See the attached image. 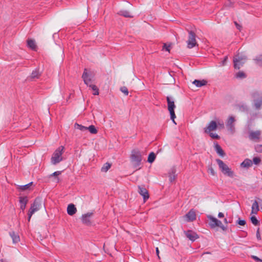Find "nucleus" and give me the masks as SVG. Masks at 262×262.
Instances as JSON below:
<instances>
[{
    "label": "nucleus",
    "mask_w": 262,
    "mask_h": 262,
    "mask_svg": "<svg viewBox=\"0 0 262 262\" xmlns=\"http://www.w3.org/2000/svg\"><path fill=\"white\" fill-rule=\"evenodd\" d=\"M64 147L59 146L53 154L51 158V163L53 165H56L62 161V155L63 152Z\"/></svg>",
    "instance_id": "nucleus-1"
},
{
    "label": "nucleus",
    "mask_w": 262,
    "mask_h": 262,
    "mask_svg": "<svg viewBox=\"0 0 262 262\" xmlns=\"http://www.w3.org/2000/svg\"><path fill=\"white\" fill-rule=\"evenodd\" d=\"M216 161L219 165V168L224 174L228 176L229 177H234V172L224 162L220 159H216Z\"/></svg>",
    "instance_id": "nucleus-2"
},
{
    "label": "nucleus",
    "mask_w": 262,
    "mask_h": 262,
    "mask_svg": "<svg viewBox=\"0 0 262 262\" xmlns=\"http://www.w3.org/2000/svg\"><path fill=\"white\" fill-rule=\"evenodd\" d=\"M130 159L135 167L139 166L142 160L140 151L138 149L133 150L130 156Z\"/></svg>",
    "instance_id": "nucleus-3"
},
{
    "label": "nucleus",
    "mask_w": 262,
    "mask_h": 262,
    "mask_svg": "<svg viewBox=\"0 0 262 262\" xmlns=\"http://www.w3.org/2000/svg\"><path fill=\"white\" fill-rule=\"evenodd\" d=\"M247 60V57L244 55H240L238 53L233 59L234 67L235 69H239L243 66Z\"/></svg>",
    "instance_id": "nucleus-4"
},
{
    "label": "nucleus",
    "mask_w": 262,
    "mask_h": 262,
    "mask_svg": "<svg viewBox=\"0 0 262 262\" xmlns=\"http://www.w3.org/2000/svg\"><path fill=\"white\" fill-rule=\"evenodd\" d=\"M166 99L168 104V110L170 115V119L172 120L173 122L176 124V123L174 121V119L176 118V116L174 111V108H176L174 101L169 96L167 97Z\"/></svg>",
    "instance_id": "nucleus-5"
},
{
    "label": "nucleus",
    "mask_w": 262,
    "mask_h": 262,
    "mask_svg": "<svg viewBox=\"0 0 262 262\" xmlns=\"http://www.w3.org/2000/svg\"><path fill=\"white\" fill-rule=\"evenodd\" d=\"M207 217L210 221L209 225L211 228H214L216 227H219L223 231H226L227 230V228L223 225L222 222L215 217H214L211 215H208Z\"/></svg>",
    "instance_id": "nucleus-6"
},
{
    "label": "nucleus",
    "mask_w": 262,
    "mask_h": 262,
    "mask_svg": "<svg viewBox=\"0 0 262 262\" xmlns=\"http://www.w3.org/2000/svg\"><path fill=\"white\" fill-rule=\"evenodd\" d=\"M252 96L254 106L256 109H259L262 105V94L258 92H254Z\"/></svg>",
    "instance_id": "nucleus-7"
},
{
    "label": "nucleus",
    "mask_w": 262,
    "mask_h": 262,
    "mask_svg": "<svg viewBox=\"0 0 262 262\" xmlns=\"http://www.w3.org/2000/svg\"><path fill=\"white\" fill-rule=\"evenodd\" d=\"M188 39L187 41V47L189 49L193 48L196 45V35L192 31H188Z\"/></svg>",
    "instance_id": "nucleus-8"
},
{
    "label": "nucleus",
    "mask_w": 262,
    "mask_h": 262,
    "mask_svg": "<svg viewBox=\"0 0 262 262\" xmlns=\"http://www.w3.org/2000/svg\"><path fill=\"white\" fill-rule=\"evenodd\" d=\"M42 200L40 198H37L35 199L33 204H31L29 211L34 213L38 211L41 207Z\"/></svg>",
    "instance_id": "nucleus-9"
},
{
    "label": "nucleus",
    "mask_w": 262,
    "mask_h": 262,
    "mask_svg": "<svg viewBox=\"0 0 262 262\" xmlns=\"http://www.w3.org/2000/svg\"><path fill=\"white\" fill-rule=\"evenodd\" d=\"M185 221L190 222H193L196 219L195 211L193 209H191L186 215L184 216Z\"/></svg>",
    "instance_id": "nucleus-10"
},
{
    "label": "nucleus",
    "mask_w": 262,
    "mask_h": 262,
    "mask_svg": "<svg viewBox=\"0 0 262 262\" xmlns=\"http://www.w3.org/2000/svg\"><path fill=\"white\" fill-rule=\"evenodd\" d=\"M93 215L92 212H88L87 213L82 214L81 216V221L83 224L89 225L91 223V218Z\"/></svg>",
    "instance_id": "nucleus-11"
},
{
    "label": "nucleus",
    "mask_w": 262,
    "mask_h": 262,
    "mask_svg": "<svg viewBox=\"0 0 262 262\" xmlns=\"http://www.w3.org/2000/svg\"><path fill=\"white\" fill-rule=\"evenodd\" d=\"M82 78L83 79V81L87 85H91L90 83H91L92 79L93 76L92 74H89L86 72V69H84V72L82 74Z\"/></svg>",
    "instance_id": "nucleus-12"
},
{
    "label": "nucleus",
    "mask_w": 262,
    "mask_h": 262,
    "mask_svg": "<svg viewBox=\"0 0 262 262\" xmlns=\"http://www.w3.org/2000/svg\"><path fill=\"white\" fill-rule=\"evenodd\" d=\"M217 128V123L215 121H211L208 125L205 128V132L206 133H210L212 131L215 130Z\"/></svg>",
    "instance_id": "nucleus-13"
},
{
    "label": "nucleus",
    "mask_w": 262,
    "mask_h": 262,
    "mask_svg": "<svg viewBox=\"0 0 262 262\" xmlns=\"http://www.w3.org/2000/svg\"><path fill=\"white\" fill-rule=\"evenodd\" d=\"M261 135V132L259 130L250 131L249 132V138L251 140L257 141Z\"/></svg>",
    "instance_id": "nucleus-14"
},
{
    "label": "nucleus",
    "mask_w": 262,
    "mask_h": 262,
    "mask_svg": "<svg viewBox=\"0 0 262 262\" xmlns=\"http://www.w3.org/2000/svg\"><path fill=\"white\" fill-rule=\"evenodd\" d=\"M186 236L192 242H194L199 238L198 235L191 230H188L184 232Z\"/></svg>",
    "instance_id": "nucleus-15"
},
{
    "label": "nucleus",
    "mask_w": 262,
    "mask_h": 262,
    "mask_svg": "<svg viewBox=\"0 0 262 262\" xmlns=\"http://www.w3.org/2000/svg\"><path fill=\"white\" fill-rule=\"evenodd\" d=\"M138 192L142 195L144 201L149 198V194L147 190L144 187L139 186L138 187Z\"/></svg>",
    "instance_id": "nucleus-16"
},
{
    "label": "nucleus",
    "mask_w": 262,
    "mask_h": 262,
    "mask_svg": "<svg viewBox=\"0 0 262 262\" xmlns=\"http://www.w3.org/2000/svg\"><path fill=\"white\" fill-rule=\"evenodd\" d=\"M19 202L20 203V208L24 211L28 202V198L27 196H20L19 198Z\"/></svg>",
    "instance_id": "nucleus-17"
},
{
    "label": "nucleus",
    "mask_w": 262,
    "mask_h": 262,
    "mask_svg": "<svg viewBox=\"0 0 262 262\" xmlns=\"http://www.w3.org/2000/svg\"><path fill=\"white\" fill-rule=\"evenodd\" d=\"M76 211L77 209L74 204H70L68 206L67 212L69 215H73L76 213Z\"/></svg>",
    "instance_id": "nucleus-18"
},
{
    "label": "nucleus",
    "mask_w": 262,
    "mask_h": 262,
    "mask_svg": "<svg viewBox=\"0 0 262 262\" xmlns=\"http://www.w3.org/2000/svg\"><path fill=\"white\" fill-rule=\"evenodd\" d=\"M259 210V206H258V202L256 201H254V202H253V203L252 205V209H251V214H256L257 213Z\"/></svg>",
    "instance_id": "nucleus-19"
},
{
    "label": "nucleus",
    "mask_w": 262,
    "mask_h": 262,
    "mask_svg": "<svg viewBox=\"0 0 262 262\" xmlns=\"http://www.w3.org/2000/svg\"><path fill=\"white\" fill-rule=\"evenodd\" d=\"M252 165V161L249 159H245L241 164L242 167L244 168H249Z\"/></svg>",
    "instance_id": "nucleus-20"
},
{
    "label": "nucleus",
    "mask_w": 262,
    "mask_h": 262,
    "mask_svg": "<svg viewBox=\"0 0 262 262\" xmlns=\"http://www.w3.org/2000/svg\"><path fill=\"white\" fill-rule=\"evenodd\" d=\"M192 83L196 85L197 87H201L206 85L207 81L205 80H194Z\"/></svg>",
    "instance_id": "nucleus-21"
},
{
    "label": "nucleus",
    "mask_w": 262,
    "mask_h": 262,
    "mask_svg": "<svg viewBox=\"0 0 262 262\" xmlns=\"http://www.w3.org/2000/svg\"><path fill=\"white\" fill-rule=\"evenodd\" d=\"M214 148L217 154L222 157L225 156V154L219 144L217 143L215 144Z\"/></svg>",
    "instance_id": "nucleus-22"
},
{
    "label": "nucleus",
    "mask_w": 262,
    "mask_h": 262,
    "mask_svg": "<svg viewBox=\"0 0 262 262\" xmlns=\"http://www.w3.org/2000/svg\"><path fill=\"white\" fill-rule=\"evenodd\" d=\"M118 14L120 15L123 16L125 17H133V16L130 13L126 10H120L118 12Z\"/></svg>",
    "instance_id": "nucleus-23"
},
{
    "label": "nucleus",
    "mask_w": 262,
    "mask_h": 262,
    "mask_svg": "<svg viewBox=\"0 0 262 262\" xmlns=\"http://www.w3.org/2000/svg\"><path fill=\"white\" fill-rule=\"evenodd\" d=\"M28 46L32 50H35L36 49V45L34 40L29 39L27 41Z\"/></svg>",
    "instance_id": "nucleus-24"
},
{
    "label": "nucleus",
    "mask_w": 262,
    "mask_h": 262,
    "mask_svg": "<svg viewBox=\"0 0 262 262\" xmlns=\"http://www.w3.org/2000/svg\"><path fill=\"white\" fill-rule=\"evenodd\" d=\"M10 235L11 236L14 243H17L19 241V236L14 232H10Z\"/></svg>",
    "instance_id": "nucleus-25"
},
{
    "label": "nucleus",
    "mask_w": 262,
    "mask_h": 262,
    "mask_svg": "<svg viewBox=\"0 0 262 262\" xmlns=\"http://www.w3.org/2000/svg\"><path fill=\"white\" fill-rule=\"evenodd\" d=\"M235 120L233 116H230L227 120V126H231V125H234V122H235Z\"/></svg>",
    "instance_id": "nucleus-26"
},
{
    "label": "nucleus",
    "mask_w": 262,
    "mask_h": 262,
    "mask_svg": "<svg viewBox=\"0 0 262 262\" xmlns=\"http://www.w3.org/2000/svg\"><path fill=\"white\" fill-rule=\"evenodd\" d=\"M155 159H156V155L155 154L154 152H151L148 155L147 161L149 163H151L155 161Z\"/></svg>",
    "instance_id": "nucleus-27"
},
{
    "label": "nucleus",
    "mask_w": 262,
    "mask_h": 262,
    "mask_svg": "<svg viewBox=\"0 0 262 262\" xmlns=\"http://www.w3.org/2000/svg\"><path fill=\"white\" fill-rule=\"evenodd\" d=\"M87 130H89V132L93 134H96L98 132L95 126L93 125H91L88 127H87Z\"/></svg>",
    "instance_id": "nucleus-28"
},
{
    "label": "nucleus",
    "mask_w": 262,
    "mask_h": 262,
    "mask_svg": "<svg viewBox=\"0 0 262 262\" xmlns=\"http://www.w3.org/2000/svg\"><path fill=\"white\" fill-rule=\"evenodd\" d=\"M111 167V164L109 163H105L101 168V171L106 172Z\"/></svg>",
    "instance_id": "nucleus-29"
},
{
    "label": "nucleus",
    "mask_w": 262,
    "mask_h": 262,
    "mask_svg": "<svg viewBox=\"0 0 262 262\" xmlns=\"http://www.w3.org/2000/svg\"><path fill=\"white\" fill-rule=\"evenodd\" d=\"M32 182H31L25 185L18 186V188L22 191L27 190L29 188L30 186L32 185Z\"/></svg>",
    "instance_id": "nucleus-30"
},
{
    "label": "nucleus",
    "mask_w": 262,
    "mask_h": 262,
    "mask_svg": "<svg viewBox=\"0 0 262 262\" xmlns=\"http://www.w3.org/2000/svg\"><path fill=\"white\" fill-rule=\"evenodd\" d=\"M75 128L80 130L81 131L84 132L87 130V127L84 126L81 124L78 123L75 124Z\"/></svg>",
    "instance_id": "nucleus-31"
},
{
    "label": "nucleus",
    "mask_w": 262,
    "mask_h": 262,
    "mask_svg": "<svg viewBox=\"0 0 262 262\" xmlns=\"http://www.w3.org/2000/svg\"><path fill=\"white\" fill-rule=\"evenodd\" d=\"M40 76L39 72L37 70L33 71L31 74V78L32 79L38 78Z\"/></svg>",
    "instance_id": "nucleus-32"
},
{
    "label": "nucleus",
    "mask_w": 262,
    "mask_h": 262,
    "mask_svg": "<svg viewBox=\"0 0 262 262\" xmlns=\"http://www.w3.org/2000/svg\"><path fill=\"white\" fill-rule=\"evenodd\" d=\"M237 78H244L246 77V74L243 71H239L235 75Z\"/></svg>",
    "instance_id": "nucleus-33"
},
{
    "label": "nucleus",
    "mask_w": 262,
    "mask_h": 262,
    "mask_svg": "<svg viewBox=\"0 0 262 262\" xmlns=\"http://www.w3.org/2000/svg\"><path fill=\"white\" fill-rule=\"evenodd\" d=\"M250 220L252 223L255 226L258 225L259 224V221L255 216H252L250 217Z\"/></svg>",
    "instance_id": "nucleus-34"
},
{
    "label": "nucleus",
    "mask_w": 262,
    "mask_h": 262,
    "mask_svg": "<svg viewBox=\"0 0 262 262\" xmlns=\"http://www.w3.org/2000/svg\"><path fill=\"white\" fill-rule=\"evenodd\" d=\"M89 86L91 87L92 89V90L94 91V93H93V94L94 95H99L98 89H97V88L96 85L92 84V85H89Z\"/></svg>",
    "instance_id": "nucleus-35"
},
{
    "label": "nucleus",
    "mask_w": 262,
    "mask_h": 262,
    "mask_svg": "<svg viewBox=\"0 0 262 262\" xmlns=\"http://www.w3.org/2000/svg\"><path fill=\"white\" fill-rule=\"evenodd\" d=\"M255 60L258 64L262 66V55L257 56Z\"/></svg>",
    "instance_id": "nucleus-36"
},
{
    "label": "nucleus",
    "mask_w": 262,
    "mask_h": 262,
    "mask_svg": "<svg viewBox=\"0 0 262 262\" xmlns=\"http://www.w3.org/2000/svg\"><path fill=\"white\" fill-rule=\"evenodd\" d=\"M120 91L124 94L125 96L128 95V91L126 87L122 86L120 88Z\"/></svg>",
    "instance_id": "nucleus-37"
},
{
    "label": "nucleus",
    "mask_w": 262,
    "mask_h": 262,
    "mask_svg": "<svg viewBox=\"0 0 262 262\" xmlns=\"http://www.w3.org/2000/svg\"><path fill=\"white\" fill-rule=\"evenodd\" d=\"M253 162L255 165H258L260 163L261 160L258 157H254L253 159Z\"/></svg>",
    "instance_id": "nucleus-38"
},
{
    "label": "nucleus",
    "mask_w": 262,
    "mask_h": 262,
    "mask_svg": "<svg viewBox=\"0 0 262 262\" xmlns=\"http://www.w3.org/2000/svg\"><path fill=\"white\" fill-rule=\"evenodd\" d=\"M210 135V136L212 138V139H219L220 138V136L217 135L216 134H214L213 133H208Z\"/></svg>",
    "instance_id": "nucleus-39"
},
{
    "label": "nucleus",
    "mask_w": 262,
    "mask_h": 262,
    "mask_svg": "<svg viewBox=\"0 0 262 262\" xmlns=\"http://www.w3.org/2000/svg\"><path fill=\"white\" fill-rule=\"evenodd\" d=\"M239 110L242 112H245L248 110L247 106L245 105H242L239 106Z\"/></svg>",
    "instance_id": "nucleus-40"
},
{
    "label": "nucleus",
    "mask_w": 262,
    "mask_h": 262,
    "mask_svg": "<svg viewBox=\"0 0 262 262\" xmlns=\"http://www.w3.org/2000/svg\"><path fill=\"white\" fill-rule=\"evenodd\" d=\"M255 148L257 152H262V145H257Z\"/></svg>",
    "instance_id": "nucleus-41"
},
{
    "label": "nucleus",
    "mask_w": 262,
    "mask_h": 262,
    "mask_svg": "<svg viewBox=\"0 0 262 262\" xmlns=\"http://www.w3.org/2000/svg\"><path fill=\"white\" fill-rule=\"evenodd\" d=\"M228 127V130L230 132V133L233 134L234 133L235 127L234 125H231L227 126Z\"/></svg>",
    "instance_id": "nucleus-42"
},
{
    "label": "nucleus",
    "mask_w": 262,
    "mask_h": 262,
    "mask_svg": "<svg viewBox=\"0 0 262 262\" xmlns=\"http://www.w3.org/2000/svg\"><path fill=\"white\" fill-rule=\"evenodd\" d=\"M170 49V45L167 46L166 43L163 45V49L165 50L166 51L169 52Z\"/></svg>",
    "instance_id": "nucleus-43"
},
{
    "label": "nucleus",
    "mask_w": 262,
    "mask_h": 262,
    "mask_svg": "<svg viewBox=\"0 0 262 262\" xmlns=\"http://www.w3.org/2000/svg\"><path fill=\"white\" fill-rule=\"evenodd\" d=\"M228 59V57L226 56L224 57V59L223 61H222L220 63L221 66H224L226 64L227 61Z\"/></svg>",
    "instance_id": "nucleus-44"
},
{
    "label": "nucleus",
    "mask_w": 262,
    "mask_h": 262,
    "mask_svg": "<svg viewBox=\"0 0 262 262\" xmlns=\"http://www.w3.org/2000/svg\"><path fill=\"white\" fill-rule=\"evenodd\" d=\"M237 223L241 226H244L246 224V221L245 220H242L239 219L237 221Z\"/></svg>",
    "instance_id": "nucleus-45"
},
{
    "label": "nucleus",
    "mask_w": 262,
    "mask_h": 262,
    "mask_svg": "<svg viewBox=\"0 0 262 262\" xmlns=\"http://www.w3.org/2000/svg\"><path fill=\"white\" fill-rule=\"evenodd\" d=\"M208 172L211 173V174H212V176H214L215 175V171L214 170V169H213V168L212 167H209L208 168Z\"/></svg>",
    "instance_id": "nucleus-46"
},
{
    "label": "nucleus",
    "mask_w": 262,
    "mask_h": 262,
    "mask_svg": "<svg viewBox=\"0 0 262 262\" xmlns=\"http://www.w3.org/2000/svg\"><path fill=\"white\" fill-rule=\"evenodd\" d=\"M176 179V175L174 173H170L169 174V180L170 182H172Z\"/></svg>",
    "instance_id": "nucleus-47"
},
{
    "label": "nucleus",
    "mask_w": 262,
    "mask_h": 262,
    "mask_svg": "<svg viewBox=\"0 0 262 262\" xmlns=\"http://www.w3.org/2000/svg\"><path fill=\"white\" fill-rule=\"evenodd\" d=\"M252 258L257 262H262V260L256 256L252 255Z\"/></svg>",
    "instance_id": "nucleus-48"
},
{
    "label": "nucleus",
    "mask_w": 262,
    "mask_h": 262,
    "mask_svg": "<svg viewBox=\"0 0 262 262\" xmlns=\"http://www.w3.org/2000/svg\"><path fill=\"white\" fill-rule=\"evenodd\" d=\"M217 127H219L220 128H224V124L223 122H219L218 124H217Z\"/></svg>",
    "instance_id": "nucleus-49"
},
{
    "label": "nucleus",
    "mask_w": 262,
    "mask_h": 262,
    "mask_svg": "<svg viewBox=\"0 0 262 262\" xmlns=\"http://www.w3.org/2000/svg\"><path fill=\"white\" fill-rule=\"evenodd\" d=\"M61 174L60 171H57L53 173L50 176H57Z\"/></svg>",
    "instance_id": "nucleus-50"
},
{
    "label": "nucleus",
    "mask_w": 262,
    "mask_h": 262,
    "mask_svg": "<svg viewBox=\"0 0 262 262\" xmlns=\"http://www.w3.org/2000/svg\"><path fill=\"white\" fill-rule=\"evenodd\" d=\"M256 237L258 239L260 240L261 239L260 235L259 233V228L257 229L256 231Z\"/></svg>",
    "instance_id": "nucleus-51"
},
{
    "label": "nucleus",
    "mask_w": 262,
    "mask_h": 262,
    "mask_svg": "<svg viewBox=\"0 0 262 262\" xmlns=\"http://www.w3.org/2000/svg\"><path fill=\"white\" fill-rule=\"evenodd\" d=\"M33 214V213H32V212H31L30 211L28 212V221L29 222H30V221L31 220V216H32Z\"/></svg>",
    "instance_id": "nucleus-52"
},
{
    "label": "nucleus",
    "mask_w": 262,
    "mask_h": 262,
    "mask_svg": "<svg viewBox=\"0 0 262 262\" xmlns=\"http://www.w3.org/2000/svg\"><path fill=\"white\" fill-rule=\"evenodd\" d=\"M234 24L236 27V28L240 31L242 29V26L237 24V23L236 21H234Z\"/></svg>",
    "instance_id": "nucleus-53"
},
{
    "label": "nucleus",
    "mask_w": 262,
    "mask_h": 262,
    "mask_svg": "<svg viewBox=\"0 0 262 262\" xmlns=\"http://www.w3.org/2000/svg\"><path fill=\"white\" fill-rule=\"evenodd\" d=\"M224 216V214L222 212H219L218 214V217L219 218H222Z\"/></svg>",
    "instance_id": "nucleus-54"
},
{
    "label": "nucleus",
    "mask_w": 262,
    "mask_h": 262,
    "mask_svg": "<svg viewBox=\"0 0 262 262\" xmlns=\"http://www.w3.org/2000/svg\"><path fill=\"white\" fill-rule=\"evenodd\" d=\"M156 253H157V255L158 256L159 258H160V256L159 255V250L158 248H156Z\"/></svg>",
    "instance_id": "nucleus-55"
},
{
    "label": "nucleus",
    "mask_w": 262,
    "mask_h": 262,
    "mask_svg": "<svg viewBox=\"0 0 262 262\" xmlns=\"http://www.w3.org/2000/svg\"><path fill=\"white\" fill-rule=\"evenodd\" d=\"M224 221V222H225V223H226V224H227V223H228V221H227V219H225Z\"/></svg>",
    "instance_id": "nucleus-56"
},
{
    "label": "nucleus",
    "mask_w": 262,
    "mask_h": 262,
    "mask_svg": "<svg viewBox=\"0 0 262 262\" xmlns=\"http://www.w3.org/2000/svg\"><path fill=\"white\" fill-rule=\"evenodd\" d=\"M0 262H5L3 260H0Z\"/></svg>",
    "instance_id": "nucleus-57"
},
{
    "label": "nucleus",
    "mask_w": 262,
    "mask_h": 262,
    "mask_svg": "<svg viewBox=\"0 0 262 262\" xmlns=\"http://www.w3.org/2000/svg\"><path fill=\"white\" fill-rule=\"evenodd\" d=\"M261 209H262V207H261Z\"/></svg>",
    "instance_id": "nucleus-58"
}]
</instances>
